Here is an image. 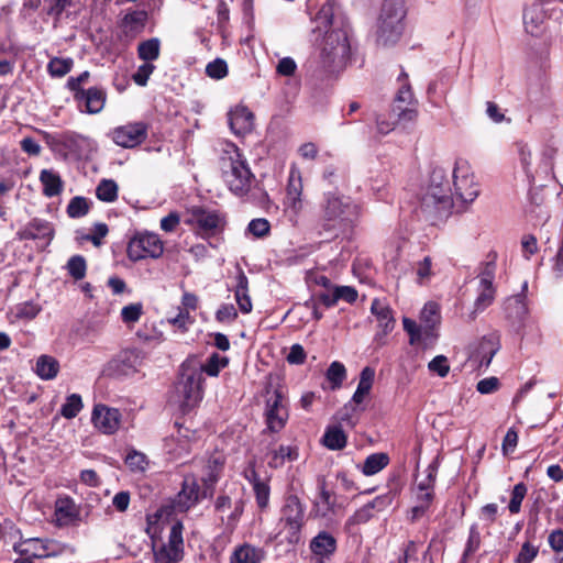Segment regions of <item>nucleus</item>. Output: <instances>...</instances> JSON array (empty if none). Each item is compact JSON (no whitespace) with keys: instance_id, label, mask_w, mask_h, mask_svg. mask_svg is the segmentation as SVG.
<instances>
[{"instance_id":"nucleus-1","label":"nucleus","mask_w":563,"mask_h":563,"mask_svg":"<svg viewBox=\"0 0 563 563\" xmlns=\"http://www.w3.org/2000/svg\"><path fill=\"white\" fill-rule=\"evenodd\" d=\"M350 55L347 32L342 27L327 31L320 44L318 69L325 75L338 74L346 68Z\"/></svg>"},{"instance_id":"nucleus-2","label":"nucleus","mask_w":563,"mask_h":563,"mask_svg":"<svg viewBox=\"0 0 563 563\" xmlns=\"http://www.w3.org/2000/svg\"><path fill=\"white\" fill-rule=\"evenodd\" d=\"M220 164L224 181L230 190L236 196L246 195L252 188L254 175L236 145L225 144Z\"/></svg>"},{"instance_id":"nucleus-3","label":"nucleus","mask_w":563,"mask_h":563,"mask_svg":"<svg viewBox=\"0 0 563 563\" xmlns=\"http://www.w3.org/2000/svg\"><path fill=\"white\" fill-rule=\"evenodd\" d=\"M441 322L440 306L434 301H428L420 312V323L404 318L405 331L409 334L411 345L432 346L438 338L437 329Z\"/></svg>"},{"instance_id":"nucleus-4","label":"nucleus","mask_w":563,"mask_h":563,"mask_svg":"<svg viewBox=\"0 0 563 563\" xmlns=\"http://www.w3.org/2000/svg\"><path fill=\"white\" fill-rule=\"evenodd\" d=\"M203 382L200 372L184 369L170 394V402L184 411L197 407L203 397Z\"/></svg>"},{"instance_id":"nucleus-5","label":"nucleus","mask_w":563,"mask_h":563,"mask_svg":"<svg viewBox=\"0 0 563 563\" xmlns=\"http://www.w3.org/2000/svg\"><path fill=\"white\" fill-rule=\"evenodd\" d=\"M426 208L448 210L453 205V195L446 173L442 168H434L430 175L428 186L422 197Z\"/></svg>"},{"instance_id":"nucleus-6","label":"nucleus","mask_w":563,"mask_h":563,"mask_svg":"<svg viewBox=\"0 0 563 563\" xmlns=\"http://www.w3.org/2000/svg\"><path fill=\"white\" fill-rule=\"evenodd\" d=\"M360 214V207L350 197L329 192L324 197L323 220L331 227L353 222Z\"/></svg>"},{"instance_id":"nucleus-7","label":"nucleus","mask_w":563,"mask_h":563,"mask_svg":"<svg viewBox=\"0 0 563 563\" xmlns=\"http://www.w3.org/2000/svg\"><path fill=\"white\" fill-rule=\"evenodd\" d=\"M453 200L462 205H470L479 195V184L476 180L472 166L465 159L455 163L453 174Z\"/></svg>"},{"instance_id":"nucleus-8","label":"nucleus","mask_w":563,"mask_h":563,"mask_svg":"<svg viewBox=\"0 0 563 563\" xmlns=\"http://www.w3.org/2000/svg\"><path fill=\"white\" fill-rule=\"evenodd\" d=\"M404 12L400 3H384L378 19L377 43L383 46L395 44L401 34Z\"/></svg>"},{"instance_id":"nucleus-9","label":"nucleus","mask_w":563,"mask_h":563,"mask_svg":"<svg viewBox=\"0 0 563 563\" xmlns=\"http://www.w3.org/2000/svg\"><path fill=\"white\" fill-rule=\"evenodd\" d=\"M164 253V242L158 234L144 231L134 234L128 243L129 260L137 262L144 258H159Z\"/></svg>"},{"instance_id":"nucleus-10","label":"nucleus","mask_w":563,"mask_h":563,"mask_svg":"<svg viewBox=\"0 0 563 563\" xmlns=\"http://www.w3.org/2000/svg\"><path fill=\"white\" fill-rule=\"evenodd\" d=\"M272 385L266 386V399L264 416L267 429L272 432H279L288 420V407L282 388L271 390Z\"/></svg>"},{"instance_id":"nucleus-11","label":"nucleus","mask_w":563,"mask_h":563,"mask_svg":"<svg viewBox=\"0 0 563 563\" xmlns=\"http://www.w3.org/2000/svg\"><path fill=\"white\" fill-rule=\"evenodd\" d=\"M183 523L175 522L169 530L168 541L153 544L154 563H178L184 558Z\"/></svg>"},{"instance_id":"nucleus-12","label":"nucleus","mask_w":563,"mask_h":563,"mask_svg":"<svg viewBox=\"0 0 563 563\" xmlns=\"http://www.w3.org/2000/svg\"><path fill=\"white\" fill-rule=\"evenodd\" d=\"M305 509L297 496L286 498L282 508L280 525L287 531L289 542L298 540V533L303 526Z\"/></svg>"},{"instance_id":"nucleus-13","label":"nucleus","mask_w":563,"mask_h":563,"mask_svg":"<svg viewBox=\"0 0 563 563\" xmlns=\"http://www.w3.org/2000/svg\"><path fill=\"white\" fill-rule=\"evenodd\" d=\"M15 550L22 555L45 559L60 555L65 547L55 540L32 538L23 541L19 547H15Z\"/></svg>"},{"instance_id":"nucleus-14","label":"nucleus","mask_w":563,"mask_h":563,"mask_svg":"<svg viewBox=\"0 0 563 563\" xmlns=\"http://www.w3.org/2000/svg\"><path fill=\"white\" fill-rule=\"evenodd\" d=\"M302 189L303 186L300 170L292 167L289 173L285 200L286 211L291 220L297 218L303 208Z\"/></svg>"},{"instance_id":"nucleus-15","label":"nucleus","mask_w":563,"mask_h":563,"mask_svg":"<svg viewBox=\"0 0 563 563\" xmlns=\"http://www.w3.org/2000/svg\"><path fill=\"white\" fill-rule=\"evenodd\" d=\"M112 141L121 147H134L141 144L147 136V128L144 123H128L111 131Z\"/></svg>"},{"instance_id":"nucleus-16","label":"nucleus","mask_w":563,"mask_h":563,"mask_svg":"<svg viewBox=\"0 0 563 563\" xmlns=\"http://www.w3.org/2000/svg\"><path fill=\"white\" fill-rule=\"evenodd\" d=\"M548 2H533L523 12V25L527 33L532 36H540L547 29Z\"/></svg>"},{"instance_id":"nucleus-17","label":"nucleus","mask_w":563,"mask_h":563,"mask_svg":"<svg viewBox=\"0 0 563 563\" xmlns=\"http://www.w3.org/2000/svg\"><path fill=\"white\" fill-rule=\"evenodd\" d=\"M91 420L93 426L104 434H113L120 427L121 413L115 408L106 405H96Z\"/></svg>"},{"instance_id":"nucleus-18","label":"nucleus","mask_w":563,"mask_h":563,"mask_svg":"<svg viewBox=\"0 0 563 563\" xmlns=\"http://www.w3.org/2000/svg\"><path fill=\"white\" fill-rule=\"evenodd\" d=\"M495 277V264L486 263L478 276V296L475 300L477 310H484L492 305L495 297L493 282Z\"/></svg>"},{"instance_id":"nucleus-19","label":"nucleus","mask_w":563,"mask_h":563,"mask_svg":"<svg viewBox=\"0 0 563 563\" xmlns=\"http://www.w3.org/2000/svg\"><path fill=\"white\" fill-rule=\"evenodd\" d=\"M498 350V339L496 336H485L471 352L468 362L475 368L488 367Z\"/></svg>"},{"instance_id":"nucleus-20","label":"nucleus","mask_w":563,"mask_h":563,"mask_svg":"<svg viewBox=\"0 0 563 563\" xmlns=\"http://www.w3.org/2000/svg\"><path fill=\"white\" fill-rule=\"evenodd\" d=\"M220 221L221 219L216 211L194 207L189 210L185 222L197 228L202 233H211L220 225Z\"/></svg>"},{"instance_id":"nucleus-21","label":"nucleus","mask_w":563,"mask_h":563,"mask_svg":"<svg viewBox=\"0 0 563 563\" xmlns=\"http://www.w3.org/2000/svg\"><path fill=\"white\" fill-rule=\"evenodd\" d=\"M229 124L236 135H245L253 130L254 115L244 106H238L229 113Z\"/></svg>"},{"instance_id":"nucleus-22","label":"nucleus","mask_w":563,"mask_h":563,"mask_svg":"<svg viewBox=\"0 0 563 563\" xmlns=\"http://www.w3.org/2000/svg\"><path fill=\"white\" fill-rule=\"evenodd\" d=\"M310 550L318 561L330 559L336 551V539L328 531H320L310 542Z\"/></svg>"},{"instance_id":"nucleus-23","label":"nucleus","mask_w":563,"mask_h":563,"mask_svg":"<svg viewBox=\"0 0 563 563\" xmlns=\"http://www.w3.org/2000/svg\"><path fill=\"white\" fill-rule=\"evenodd\" d=\"M371 312L376 318L383 334H387L395 328V317L390 306L383 299L375 298L371 305Z\"/></svg>"},{"instance_id":"nucleus-24","label":"nucleus","mask_w":563,"mask_h":563,"mask_svg":"<svg viewBox=\"0 0 563 563\" xmlns=\"http://www.w3.org/2000/svg\"><path fill=\"white\" fill-rule=\"evenodd\" d=\"M336 497L335 495L325 489V485H320L319 495L316 497L313 503V511L317 517L328 518L331 515H334L338 509Z\"/></svg>"},{"instance_id":"nucleus-25","label":"nucleus","mask_w":563,"mask_h":563,"mask_svg":"<svg viewBox=\"0 0 563 563\" xmlns=\"http://www.w3.org/2000/svg\"><path fill=\"white\" fill-rule=\"evenodd\" d=\"M20 240H37V239H52L53 229L48 222L40 219H33L18 233Z\"/></svg>"},{"instance_id":"nucleus-26","label":"nucleus","mask_w":563,"mask_h":563,"mask_svg":"<svg viewBox=\"0 0 563 563\" xmlns=\"http://www.w3.org/2000/svg\"><path fill=\"white\" fill-rule=\"evenodd\" d=\"M198 500V485L194 477H186L183 488L175 500V508L179 511L189 509Z\"/></svg>"},{"instance_id":"nucleus-27","label":"nucleus","mask_w":563,"mask_h":563,"mask_svg":"<svg viewBox=\"0 0 563 563\" xmlns=\"http://www.w3.org/2000/svg\"><path fill=\"white\" fill-rule=\"evenodd\" d=\"M60 369L59 362L52 355H40L33 366V372L42 380H52L57 377Z\"/></svg>"},{"instance_id":"nucleus-28","label":"nucleus","mask_w":563,"mask_h":563,"mask_svg":"<svg viewBox=\"0 0 563 563\" xmlns=\"http://www.w3.org/2000/svg\"><path fill=\"white\" fill-rule=\"evenodd\" d=\"M75 99L85 102L86 112L95 114L103 109L106 95L100 89L89 88L88 90L75 93Z\"/></svg>"},{"instance_id":"nucleus-29","label":"nucleus","mask_w":563,"mask_h":563,"mask_svg":"<svg viewBox=\"0 0 563 563\" xmlns=\"http://www.w3.org/2000/svg\"><path fill=\"white\" fill-rule=\"evenodd\" d=\"M268 466L272 468H279L286 462H292L298 459V450L291 445H279L277 449L268 453Z\"/></svg>"},{"instance_id":"nucleus-30","label":"nucleus","mask_w":563,"mask_h":563,"mask_svg":"<svg viewBox=\"0 0 563 563\" xmlns=\"http://www.w3.org/2000/svg\"><path fill=\"white\" fill-rule=\"evenodd\" d=\"M40 181L43 186V195L52 198L58 196L63 190L60 176L52 169H43L40 173Z\"/></svg>"},{"instance_id":"nucleus-31","label":"nucleus","mask_w":563,"mask_h":563,"mask_svg":"<svg viewBox=\"0 0 563 563\" xmlns=\"http://www.w3.org/2000/svg\"><path fill=\"white\" fill-rule=\"evenodd\" d=\"M77 516L74 501L68 498H58L55 503V517L59 526L69 525Z\"/></svg>"},{"instance_id":"nucleus-32","label":"nucleus","mask_w":563,"mask_h":563,"mask_svg":"<svg viewBox=\"0 0 563 563\" xmlns=\"http://www.w3.org/2000/svg\"><path fill=\"white\" fill-rule=\"evenodd\" d=\"M264 552L261 549L244 544L236 549L231 558V563H261Z\"/></svg>"},{"instance_id":"nucleus-33","label":"nucleus","mask_w":563,"mask_h":563,"mask_svg":"<svg viewBox=\"0 0 563 563\" xmlns=\"http://www.w3.org/2000/svg\"><path fill=\"white\" fill-rule=\"evenodd\" d=\"M247 284L249 282L244 273H240L238 276V284L235 288V300L239 306V309L243 313H250L253 308L251 298L247 294Z\"/></svg>"},{"instance_id":"nucleus-34","label":"nucleus","mask_w":563,"mask_h":563,"mask_svg":"<svg viewBox=\"0 0 563 563\" xmlns=\"http://www.w3.org/2000/svg\"><path fill=\"white\" fill-rule=\"evenodd\" d=\"M322 442L330 450H342L346 445V435L341 427H329L325 430Z\"/></svg>"},{"instance_id":"nucleus-35","label":"nucleus","mask_w":563,"mask_h":563,"mask_svg":"<svg viewBox=\"0 0 563 563\" xmlns=\"http://www.w3.org/2000/svg\"><path fill=\"white\" fill-rule=\"evenodd\" d=\"M118 372L122 375H131L136 372L140 365L139 355L134 351H124L118 358Z\"/></svg>"},{"instance_id":"nucleus-36","label":"nucleus","mask_w":563,"mask_h":563,"mask_svg":"<svg viewBox=\"0 0 563 563\" xmlns=\"http://www.w3.org/2000/svg\"><path fill=\"white\" fill-rule=\"evenodd\" d=\"M389 457L385 453H375L369 455L363 464V473L367 476L374 475L380 472L388 465Z\"/></svg>"},{"instance_id":"nucleus-37","label":"nucleus","mask_w":563,"mask_h":563,"mask_svg":"<svg viewBox=\"0 0 563 563\" xmlns=\"http://www.w3.org/2000/svg\"><path fill=\"white\" fill-rule=\"evenodd\" d=\"M144 313V307L142 302H133L124 306L121 309V320L129 328H132L137 323Z\"/></svg>"},{"instance_id":"nucleus-38","label":"nucleus","mask_w":563,"mask_h":563,"mask_svg":"<svg viewBox=\"0 0 563 563\" xmlns=\"http://www.w3.org/2000/svg\"><path fill=\"white\" fill-rule=\"evenodd\" d=\"M433 262L430 256H424L421 261L415 264L416 282L423 286L430 283L434 275L432 271Z\"/></svg>"},{"instance_id":"nucleus-39","label":"nucleus","mask_w":563,"mask_h":563,"mask_svg":"<svg viewBox=\"0 0 563 563\" xmlns=\"http://www.w3.org/2000/svg\"><path fill=\"white\" fill-rule=\"evenodd\" d=\"M229 363L228 357L213 353L205 364L201 365L199 372L203 375L218 376L219 372L224 368ZM198 372V369H196Z\"/></svg>"},{"instance_id":"nucleus-40","label":"nucleus","mask_w":563,"mask_h":563,"mask_svg":"<svg viewBox=\"0 0 563 563\" xmlns=\"http://www.w3.org/2000/svg\"><path fill=\"white\" fill-rule=\"evenodd\" d=\"M373 517V510L364 505L357 509L345 522L344 529L349 533H353L356 526L367 522Z\"/></svg>"},{"instance_id":"nucleus-41","label":"nucleus","mask_w":563,"mask_h":563,"mask_svg":"<svg viewBox=\"0 0 563 563\" xmlns=\"http://www.w3.org/2000/svg\"><path fill=\"white\" fill-rule=\"evenodd\" d=\"M506 310L514 318H523L528 312L526 296L523 294H519L508 298L506 301Z\"/></svg>"},{"instance_id":"nucleus-42","label":"nucleus","mask_w":563,"mask_h":563,"mask_svg":"<svg viewBox=\"0 0 563 563\" xmlns=\"http://www.w3.org/2000/svg\"><path fill=\"white\" fill-rule=\"evenodd\" d=\"M139 57L143 60H155L159 56V41L151 38L142 42L137 48Z\"/></svg>"},{"instance_id":"nucleus-43","label":"nucleus","mask_w":563,"mask_h":563,"mask_svg":"<svg viewBox=\"0 0 563 563\" xmlns=\"http://www.w3.org/2000/svg\"><path fill=\"white\" fill-rule=\"evenodd\" d=\"M98 199L106 202H112L118 197V186L113 180L103 179L96 189Z\"/></svg>"},{"instance_id":"nucleus-44","label":"nucleus","mask_w":563,"mask_h":563,"mask_svg":"<svg viewBox=\"0 0 563 563\" xmlns=\"http://www.w3.org/2000/svg\"><path fill=\"white\" fill-rule=\"evenodd\" d=\"M391 115L395 118L396 123H409L416 120L418 112L417 109L412 106H400L394 104L391 110Z\"/></svg>"},{"instance_id":"nucleus-45","label":"nucleus","mask_w":563,"mask_h":563,"mask_svg":"<svg viewBox=\"0 0 563 563\" xmlns=\"http://www.w3.org/2000/svg\"><path fill=\"white\" fill-rule=\"evenodd\" d=\"M82 409L81 397L77 394H71L66 398V402L60 408V413L66 419L75 418Z\"/></svg>"},{"instance_id":"nucleus-46","label":"nucleus","mask_w":563,"mask_h":563,"mask_svg":"<svg viewBox=\"0 0 563 563\" xmlns=\"http://www.w3.org/2000/svg\"><path fill=\"white\" fill-rule=\"evenodd\" d=\"M398 79L401 81V86L399 87L396 95L395 104L412 106L415 100L410 85L407 82V75L402 73Z\"/></svg>"},{"instance_id":"nucleus-47","label":"nucleus","mask_w":563,"mask_h":563,"mask_svg":"<svg viewBox=\"0 0 563 563\" xmlns=\"http://www.w3.org/2000/svg\"><path fill=\"white\" fill-rule=\"evenodd\" d=\"M73 67L71 58H52L47 65L48 73L53 77H63L70 71Z\"/></svg>"},{"instance_id":"nucleus-48","label":"nucleus","mask_w":563,"mask_h":563,"mask_svg":"<svg viewBox=\"0 0 563 563\" xmlns=\"http://www.w3.org/2000/svg\"><path fill=\"white\" fill-rule=\"evenodd\" d=\"M89 211V202L86 198L77 196L74 197L67 206V214L70 218H81Z\"/></svg>"},{"instance_id":"nucleus-49","label":"nucleus","mask_w":563,"mask_h":563,"mask_svg":"<svg viewBox=\"0 0 563 563\" xmlns=\"http://www.w3.org/2000/svg\"><path fill=\"white\" fill-rule=\"evenodd\" d=\"M125 464L133 472H143L148 465V461L145 454L136 450H131L125 456Z\"/></svg>"},{"instance_id":"nucleus-50","label":"nucleus","mask_w":563,"mask_h":563,"mask_svg":"<svg viewBox=\"0 0 563 563\" xmlns=\"http://www.w3.org/2000/svg\"><path fill=\"white\" fill-rule=\"evenodd\" d=\"M346 377V371L342 363L333 362L327 371V378L332 384V388H338L342 385Z\"/></svg>"},{"instance_id":"nucleus-51","label":"nucleus","mask_w":563,"mask_h":563,"mask_svg":"<svg viewBox=\"0 0 563 563\" xmlns=\"http://www.w3.org/2000/svg\"><path fill=\"white\" fill-rule=\"evenodd\" d=\"M86 261L80 255H75L67 262V271L76 280L82 279L86 275Z\"/></svg>"},{"instance_id":"nucleus-52","label":"nucleus","mask_w":563,"mask_h":563,"mask_svg":"<svg viewBox=\"0 0 563 563\" xmlns=\"http://www.w3.org/2000/svg\"><path fill=\"white\" fill-rule=\"evenodd\" d=\"M527 494V487L523 483L515 485L511 492V498L508 505V509L511 514H518L521 508L522 500Z\"/></svg>"},{"instance_id":"nucleus-53","label":"nucleus","mask_w":563,"mask_h":563,"mask_svg":"<svg viewBox=\"0 0 563 563\" xmlns=\"http://www.w3.org/2000/svg\"><path fill=\"white\" fill-rule=\"evenodd\" d=\"M517 148H518L519 159H520V163H521V166H522L525 173L527 174V176L529 178L533 179L534 175L531 169V159H532L531 148L529 147L528 144L522 143V142L517 143Z\"/></svg>"},{"instance_id":"nucleus-54","label":"nucleus","mask_w":563,"mask_h":563,"mask_svg":"<svg viewBox=\"0 0 563 563\" xmlns=\"http://www.w3.org/2000/svg\"><path fill=\"white\" fill-rule=\"evenodd\" d=\"M247 231L255 238L262 239L269 234L271 224L268 220L264 218L253 219L249 225Z\"/></svg>"},{"instance_id":"nucleus-55","label":"nucleus","mask_w":563,"mask_h":563,"mask_svg":"<svg viewBox=\"0 0 563 563\" xmlns=\"http://www.w3.org/2000/svg\"><path fill=\"white\" fill-rule=\"evenodd\" d=\"M428 369L439 377L443 378L448 376L450 372V364L444 355H438L428 363Z\"/></svg>"},{"instance_id":"nucleus-56","label":"nucleus","mask_w":563,"mask_h":563,"mask_svg":"<svg viewBox=\"0 0 563 563\" xmlns=\"http://www.w3.org/2000/svg\"><path fill=\"white\" fill-rule=\"evenodd\" d=\"M206 73L210 78L222 79L228 75V65L224 59L217 58L207 65Z\"/></svg>"},{"instance_id":"nucleus-57","label":"nucleus","mask_w":563,"mask_h":563,"mask_svg":"<svg viewBox=\"0 0 563 563\" xmlns=\"http://www.w3.org/2000/svg\"><path fill=\"white\" fill-rule=\"evenodd\" d=\"M432 490H417V499L419 501V505L412 508V517L417 518L421 516L429 507L430 503L432 501Z\"/></svg>"},{"instance_id":"nucleus-58","label":"nucleus","mask_w":563,"mask_h":563,"mask_svg":"<svg viewBox=\"0 0 563 563\" xmlns=\"http://www.w3.org/2000/svg\"><path fill=\"white\" fill-rule=\"evenodd\" d=\"M253 490H254V494H255L257 506L261 509H265L268 506V503H269V493H271V490H269L268 484L265 483V482L257 483L253 487Z\"/></svg>"},{"instance_id":"nucleus-59","label":"nucleus","mask_w":563,"mask_h":563,"mask_svg":"<svg viewBox=\"0 0 563 563\" xmlns=\"http://www.w3.org/2000/svg\"><path fill=\"white\" fill-rule=\"evenodd\" d=\"M167 322L185 332L188 330V325L194 323V319L189 313L178 310V313L175 317L167 318Z\"/></svg>"},{"instance_id":"nucleus-60","label":"nucleus","mask_w":563,"mask_h":563,"mask_svg":"<svg viewBox=\"0 0 563 563\" xmlns=\"http://www.w3.org/2000/svg\"><path fill=\"white\" fill-rule=\"evenodd\" d=\"M437 471L435 464H430L424 471L426 476L417 483V490H432Z\"/></svg>"},{"instance_id":"nucleus-61","label":"nucleus","mask_w":563,"mask_h":563,"mask_svg":"<svg viewBox=\"0 0 563 563\" xmlns=\"http://www.w3.org/2000/svg\"><path fill=\"white\" fill-rule=\"evenodd\" d=\"M375 378V371L372 367H364L360 374L357 388L369 394Z\"/></svg>"},{"instance_id":"nucleus-62","label":"nucleus","mask_w":563,"mask_h":563,"mask_svg":"<svg viewBox=\"0 0 563 563\" xmlns=\"http://www.w3.org/2000/svg\"><path fill=\"white\" fill-rule=\"evenodd\" d=\"M154 68V65L150 63H144L143 65L139 66L137 70L133 74L134 82L142 87L145 86Z\"/></svg>"},{"instance_id":"nucleus-63","label":"nucleus","mask_w":563,"mask_h":563,"mask_svg":"<svg viewBox=\"0 0 563 563\" xmlns=\"http://www.w3.org/2000/svg\"><path fill=\"white\" fill-rule=\"evenodd\" d=\"M238 311L232 303L222 305L216 313V318L220 322H232L236 319Z\"/></svg>"},{"instance_id":"nucleus-64","label":"nucleus","mask_w":563,"mask_h":563,"mask_svg":"<svg viewBox=\"0 0 563 563\" xmlns=\"http://www.w3.org/2000/svg\"><path fill=\"white\" fill-rule=\"evenodd\" d=\"M552 272L555 277H563V239L560 242L555 256L552 258Z\"/></svg>"}]
</instances>
